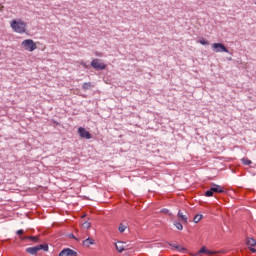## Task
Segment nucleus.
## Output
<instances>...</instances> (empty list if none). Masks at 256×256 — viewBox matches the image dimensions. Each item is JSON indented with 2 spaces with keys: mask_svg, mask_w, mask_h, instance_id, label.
<instances>
[{
  "mask_svg": "<svg viewBox=\"0 0 256 256\" xmlns=\"http://www.w3.org/2000/svg\"><path fill=\"white\" fill-rule=\"evenodd\" d=\"M161 213H165V214H167V213H169V209H167V208H163V209L161 210Z\"/></svg>",
  "mask_w": 256,
  "mask_h": 256,
  "instance_id": "393cba45",
  "label": "nucleus"
},
{
  "mask_svg": "<svg viewBox=\"0 0 256 256\" xmlns=\"http://www.w3.org/2000/svg\"><path fill=\"white\" fill-rule=\"evenodd\" d=\"M82 245L84 247H91V245H95V239L88 237L82 242Z\"/></svg>",
  "mask_w": 256,
  "mask_h": 256,
  "instance_id": "f8f14e48",
  "label": "nucleus"
},
{
  "mask_svg": "<svg viewBox=\"0 0 256 256\" xmlns=\"http://www.w3.org/2000/svg\"><path fill=\"white\" fill-rule=\"evenodd\" d=\"M214 193H225V189L221 185L212 183L210 188L205 191V197H213Z\"/></svg>",
  "mask_w": 256,
  "mask_h": 256,
  "instance_id": "f257e3e1",
  "label": "nucleus"
},
{
  "mask_svg": "<svg viewBox=\"0 0 256 256\" xmlns=\"http://www.w3.org/2000/svg\"><path fill=\"white\" fill-rule=\"evenodd\" d=\"M246 243L251 253H256V240L254 238L248 237Z\"/></svg>",
  "mask_w": 256,
  "mask_h": 256,
  "instance_id": "0eeeda50",
  "label": "nucleus"
},
{
  "mask_svg": "<svg viewBox=\"0 0 256 256\" xmlns=\"http://www.w3.org/2000/svg\"><path fill=\"white\" fill-rule=\"evenodd\" d=\"M212 49H214L215 53H229V49L223 43L212 44Z\"/></svg>",
  "mask_w": 256,
  "mask_h": 256,
  "instance_id": "39448f33",
  "label": "nucleus"
},
{
  "mask_svg": "<svg viewBox=\"0 0 256 256\" xmlns=\"http://www.w3.org/2000/svg\"><path fill=\"white\" fill-rule=\"evenodd\" d=\"M177 217L180 219L181 223L187 225L189 218L187 217V215L183 214L181 210L178 211Z\"/></svg>",
  "mask_w": 256,
  "mask_h": 256,
  "instance_id": "9d476101",
  "label": "nucleus"
},
{
  "mask_svg": "<svg viewBox=\"0 0 256 256\" xmlns=\"http://www.w3.org/2000/svg\"><path fill=\"white\" fill-rule=\"evenodd\" d=\"M241 162L246 165V166H249L251 165L253 162L251 160H249L248 158H242L241 159Z\"/></svg>",
  "mask_w": 256,
  "mask_h": 256,
  "instance_id": "6ab92c4d",
  "label": "nucleus"
},
{
  "mask_svg": "<svg viewBox=\"0 0 256 256\" xmlns=\"http://www.w3.org/2000/svg\"><path fill=\"white\" fill-rule=\"evenodd\" d=\"M171 247H177V244H170Z\"/></svg>",
  "mask_w": 256,
  "mask_h": 256,
  "instance_id": "c85d7f7f",
  "label": "nucleus"
},
{
  "mask_svg": "<svg viewBox=\"0 0 256 256\" xmlns=\"http://www.w3.org/2000/svg\"><path fill=\"white\" fill-rule=\"evenodd\" d=\"M82 66L85 68V69H89V65L85 64V63H82Z\"/></svg>",
  "mask_w": 256,
  "mask_h": 256,
  "instance_id": "cd10ccee",
  "label": "nucleus"
},
{
  "mask_svg": "<svg viewBox=\"0 0 256 256\" xmlns=\"http://www.w3.org/2000/svg\"><path fill=\"white\" fill-rule=\"evenodd\" d=\"M194 256H201V253H199V252H198V253H197V254H195Z\"/></svg>",
  "mask_w": 256,
  "mask_h": 256,
  "instance_id": "7c9ffc66",
  "label": "nucleus"
},
{
  "mask_svg": "<svg viewBox=\"0 0 256 256\" xmlns=\"http://www.w3.org/2000/svg\"><path fill=\"white\" fill-rule=\"evenodd\" d=\"M96 57H103V53H101V52H96Z\"/></svg>",
  "mask_w": 256,
  "mask_h": 256,
  "instance_id": "a878e982",
  "label": "nucleus"
},
{
  "mask_svg": "<svg viewBox=\"0 0 256 256\" xmlns=\"http://www.w3.org/2000/svg\"><path fill=\"white\" fill-rule=\"evenodd\" d=\"M70 239H77L73 233L69 234Z\"/></svg>",
  "mask_w": 256,
  "mask_h": 256,
  "instance_id": "bb28decb",
  "label": "nucleus"
},
{
  "mask_svg": "<svg viewBox=\"0 0 256 256\" xmlns=\"http://www.w3.org/2000/svg\"><path fill=\"white\" fill-rule=\"evenodd\" d=\"M82 227H84V229H89V227H91V222L85 221V222L82 224Z\"/></svg>",
  "mask_w": 256,
  "mask_h": 256,
  "instance_id": "4be33fe9",
  "label": "nucleus"
},
{
  "mask_svg": "<svg viewBox=\"0 0 256 256\" xmlns=\"http://www.w3.org/2000/svg\"><path fill=\"white\" fill-rule=\"evenodd\" d=\"M202 219H203V215H202V214H196V215L194 216L193 221H194L195 223H199V221H201Z\"/></svg>",
  "mask_w": 256,
  "mask_h": 256,
  "instance_id": "f3484780",
  "label": "nucleus"
},
{
  "mask_svg": "<svg viewBox=\"0 0 256 256\" xmlns=\"http://www.w3.org/2000/svg\"><path fill=\"white\" fill-rule=\"evenodd\" d=\"M174 249H177V251H182V252L187 251V249H185V247L181 245L174 246Z\"/></svg>",
  "mask_w": 256,
  "mask_h": 256,
  "instance_id": "412c9836",
  "label": "nucleus"
},
{
  "mask_svg": "<svg viewBox=\"0 0 256 256\" xmlns=\"http://www.w3.org/2000/svg\"><path fill=\"white\" fill-rule=\"evenodd\" d=\"M25 27H27V24L22 21L13 20L11 22V28L15 33H25Z\"/></svg>",
  "mask_w": 256,
  "mask_h": 256,
  "instance_id": "f03ea898",
  "label": "nucleus"
},
{
  "mask_svg": "<svg viewBox=\"0 0 256 256\" xmlns=\"http://www.w3.org/2000/svg\"><path fill=\"white\" fill-rule=\"evenodd\" d=\"M26 253H29V255H37V253H39V248L38 246L28 247L26 248Z\"/></svg>",
  "mask_w": 256,
  "mask_h": 256,
  "instance_id": "ddd939ff",
  "label": "nucleus"
},
{
  "mask_svg": "<svg viewBox=\"0 0 256 256\" xmlns=\"http://www.w3.org/2000/svg\"><path fill=\"white\" fill-rule=\"evenodd\" d=\"M90 67L95 71H105V69H107V64L103 63L101 59L95 58L91 61Z\"/></svg>",
  "mask_w": 256,
  "mask_h": 256,
  "instance_id": "7ed1b4c3",
  "label": "nucleus"
},
{
  "mask_svg": "<svg viewBox=\"0 0 256 256\" xmlns=\"http://www.w3.org/2000/svg\"><path fill=\"white\" fill-rule=\"evenodd\" d=\"M17 235H23V233H25V230L23 229H20V230H17Z\"/></svg>",
  "mask_w": 256,
  "mask_h": 256,
  "instance_id": "b1692460",
  "label": "nucleus"
},
{
  "mask_svg": "<svg viewBox=\"0 0 256 256\" xmlns=\"http://www.w3.org/2000/svg\"><path fill=\"white\" fill-rule=\"evenodd\" d=\"M38 251H49V245L48 244H40L37 245Z\"/></svg>",
  "mask_w": 256,
  "mask_h": 256,
  "instance_id": "dca6fc26",
  "label": "nucleus"
},
{
  "mask_svg": "<svg viewBox=\"0 0 256 256\" xmlns=\"http://www.w3.org/2000/svg\"><path fill=\"white\" fill-rule=\"evenodd\" d=\"M22 47L25 49V51L33 52L35 49H37V44L31 39H26L22 42Z\"/></svg>",
  "mask_w": 256,
  "mask_h": 256,
  "instance_id": "20e7f679",
  "label": "nucleus"
},
{
  "mask_svg": "<svg viewBox=\"0 0 256 256\" xmlns=\"http://www.w3.org/2000/svg\"><path fill=\"white\" fill-rule=\"evenodd\" d=\"M53 123H55V125H59V123L55 120H53Z\"/></svg>",
  "mask_w": 256,
  "mask_h": 256,
  "instance_id": "c756f323",
  "label": "nucleus"
},
{
  "mask_svg": "<svg viewBox=\"0 0 256 256\" xmlns=\"http://www.w3.org/2000/svg\"><path fill=\"white\" fill-rule=\"evenodd\" d=\"M118 231L120 233H125V226L123 224H121L119 227H118Z\"/></svg>",
  "mask_w": 256,
  "mask_h": 256,
  "instance_id": "5701e85b",
  "label": "nucleus"
},
{
  "mask_svg": "<svg viewBox=\"0 0 256 256\" xmlns=\"http://www.w3.org/2000/svg\"><path fill=\"white\" fill-rule=\"evenodd\" d=\"M198 43H200V45H209V41L205 40L203 37L199 38Z\"/></svg>",
  "mask_w": 256,
  "mask_h": 256,
  "instance_id": "aec40b11",
  "label": "nucleus"
},
{
  "mask_svg": "<svg viewBox=\"0 0 256 256\" xmlns=\"http://www.w3.org/2000/svg\"><path fill=\"white\" fill-rule=\"evenodd\" d=\"M93 87H95V85H93V83H91V82H85L82 84L83 91H89V90L93 89Z\"/></svg>",
  "mask_w": 256,
  "mask_h": 256,
  "instance_id": "4468645a",
  "label": "nucleus"
},
{
  "mask_svg": "<svg viewBox=\"0 0 256 256\" xmlns=\"http://www.w3.org/2000/svg\"><path fill=\"white\" fill-rule=\"evenodd\" d=\"M198 253H206V255H211V251L210 250H207V248L205 246H203L199 251Z\"/></svg>",
  "mask_w": 256,
  "mask_h": 256,
  "instance_id": "a211bd4d",
  "label": "nucleus"
},
{
  "mask_svg": "<svg viewBox=\"0 0 256 256\" xmlns=\"http://www.w3.org/2000/svg\"><path fill=\"white\" fill-rule=\"evenodd\" d=\"M127 243L126 242H123V241H118L116 244H115V247H116V250L118 251V253H123V251H126L127 249Z\"/></svg>",
  "mask_w": 256,
  "mask_h": 256,
  "instance_id": "1a4fd4ad",
  "label": "nucleus"
},
{
  "mask_svg": "<svg viewBox=\"0 0 256 256\" xmlns=\"http://www.w3.org/2000/svg\"><path fill=\"white\" fill-rule=\"evenodd\" d=\"M21 241H32L33 243H39V237L37 236H20Z\"/></svg>",
  "mask_w": 256,
  "mask_h": 256,
  "instance_id": "9b49d317",
  "label": "nucleus"
},
{
  "mask_svg": "<svg viewBox=\"0 0 256 256\" xmlns=\"http://www.w3.org/2000/svg\"><path fill=\"white\" fill-rule=\"evenodd\" d=\"M78 135L82 138V139H91L92 135L89 131H87L85 128L83 127H79L78 128Z\"/></svg>",
  "mask_w": 256,
  "mask_h": 256,
  "instance_id": "423d86ee",
  "label": "nucleus"
},
{
  "mask_svg": "<svg viewBox=\"0 0 256 256\" xmlns=\"http://www.w3.org/2000/svg\"><path fill=\"white\" fill-rule=\"evenodd\" d=\"M173 225L176 227V229H178V231H183V224L180 221L175 220Z\"/></svg>",
  "mask_w": 256,
  "mask_h": 256,
  "instance_id": "2eb2a0df",
  "label": "nucleus"
},
{
  "mask_svg": "<svg viewBox=\"0 0 256 256\" xmlns=\"http://www.w3.org/2000/svg\"><path fill=\"white\" fill-rule=\"evenodd\" d=\"M58 256H77V252L71 248H64Z\"/></svg>",
  "mask_w": 256,
  "mask_h": 256,
  "instance_id": "6e6552de",
  "label": "nucleus"
}]
</instances>
